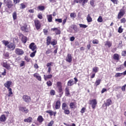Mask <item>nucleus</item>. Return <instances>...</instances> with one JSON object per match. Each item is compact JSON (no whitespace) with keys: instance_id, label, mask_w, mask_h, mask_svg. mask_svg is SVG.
I'll return each instance as SVG.
<instances>
[{"instance_id":"nucleus-1","label":"nucleus","mask_w":126,"mask_h":126,"mask_svg":"<svg viewBox=\"0 0 126 126\" xmlns=\"http://www.w3.org/2000/svg\"><path fill=\"white\" fill-rule=\"evenodd\" d=\"M4 3H5L8 8H11L13 6L12 1L11 0H4Z\"/></svg>"},{"instance_id":"nucleus-2","label":"nucleus","mask_w":126,"mask_h":126,"mask_svg":"<svg viewBox=\"0 0 126 126\" xmlns=\"http://www.w3.org/2000/svg\"><path fill=\"white\" fill-rule=\"evenodd\" d=\"M15 53L16 55H18V56H22L24 54V51L22 49L16 48Z\"/></svg>"},{"instance_id":"nucleus-3","label":"nucleus","mask_w":126,"mask_h":126,"mask_svg":"<svg viewBox=\"0 0 126 126\" xmlns=\"http://www.w3.org/2000/svg\"><path fill=\"white\" fill-rule=\"evenodd\" d=\"M29 48L32 51H35L37 50V46L34 42H32L30 44Z\"/></svg>"},{"instance_id":"nucleus-4","label":"nucleus","mask_w":126,"mask_h":126,"mask_svg":"<svg viewBox=\"0 0 126 126\" xmlns=\"http://www.w3.org/2000/svg\"><path fill=\"white\" fill-rule=\"evenodd\" d=\"M23 99L26 103H29L31 101V97L27 95H24L23 96Z\"/></svg>"},{"instance_id":"nucleus-5","label":"nucleus","mask_w":126,"mask_h":126,"mask_svg":"<svg viewBox=\"0 0 126 126\" xmlns=\"http://www.w3.org/2000/svg\"><path fill=\"white\" fill-rule=\"evenodd\" d=\"M16 45L13 43L9 42V44L7 45L8 49H9L11 50V51L14 50V49H15Z\"/></svg>"},{"instance_id":"nucleus-6","label":"nucleus","mask_w":126,"mask_h":126,"mask_svg":"<svg viewBox=\"0 0 126 126\" xmlns=\"http://www.w3.org/2000/svg\"><path fill=\"white\" fill-rule=\"evenodd\" d=\"M34 24L37 30H39V29L41 28V24H40V21H39V20H35L34 21Z\"/></svg>"},{"instance_id":"nucleus-7","label":"nucleus","mask_w":126,"mask_h":126,"mask_svg":"<svg viewBox=\"0 0 126 126\" xmlns=\"http://www.w3.org/2000/svg\"><path fill=\"white\" fill-rule=\"evenodd\" d=\"M66 62L67 63H71L72 62V57H71V54H68L65 59Z\"/></svg>"},{"instance_id":"nucleus-8","label":"nucleus","mask_w":126,"mask_h":126,"mask_svg":"<svg viewBox=\"0 0 126 126\" xmlns=\"http://www.w3.org/2000/svg\"><path fill=\"white\" fill-rule=\"evenodd\" d=\"M90 104L92 105L93 109H95L96 108V105H97V101L96 99H93L91 100Z\"/></svg>"},{"instance_id":"nucleus-9","label":"nucleus","mask_w":126,"mask_h":126,"mask_svg":"<svg viewBox=\"0 0 126 126\" xmlns=\"http://www.w3.org/2000/svg\"><path fill=\"white\" fill-rule=\"evenodd\" d=\"M125 10H120V11L119 12L118 15V19H121L122 18V16H124L125 15Z\"/></svg>"},{"instance_id":"nucleus-10","label":"nucleus","mask_w":126,"mask_h":126,"mask_svg":"<svg viewBox=\"0 0 126 126\" xmlns=\"http://www.w3.org/2000/svg\"><path fill=\"white\" fill-rule=\"evenodd\" d=\"M46 113L49 114L50 116H54V117H56V115L57 114V112H54L52 110H47L46 111Z\"/></svg>"},{"instance_id":"nucleus-11","label":"nucleus","mask_w":126,"mask_h":126,"mask_svg":"<svg viewBox=\"0 0 126 126\" xmlns=\"http://www.w3.org/2000/svg\"><path fill=\"white\" fill-rule=\"evenodd\" d=\"M61 108V101L60 100H58L55 105V109L56 110H59Z\"/></svg>"},{"instance_id":"nucleus-12","label":"nucleus","mask_w":126,"mask_h":126,"mask_svg":"<svg viewBox=\"0 0 126 126\" xmlns=\"http://www.w3.org/2000/svg\"><path fill=\"white\" fill-rule=\"evenodd\" d=\"M5 87L6 88H7V89H9L10 88V85H11V81H7L4 84Z\"/></svg>"},{"instance_id":"nucleus-13","label":"nucleus","mask_w":126,"mask_h":126,"mask_svg":"<svg viewBox=\"0 0 126 126\" xmlns=\"http://www.w3.org/2000/svg\"><path fill=\"white\" fill-rule=\"evenodd\" d=\"M3 66L6 68V69H10L11 68L10 67V64L7 63H3Z\"/></svg>"},{"instance_id":"nucleus-14","label":"nucleus","mask_w":126,"mask_h":126,"mask_svg":"<svg viewBox=\"0 0 126 126\" xmlns=\"http://www.w3.org/2000/svg\"><path fill=\"white\" fill-rule=\"evenodd\" d=\"M52 31H55L56 35H59L61 34V31L57 28H52L51 29Z\"/></svg>"},{"instance_id":"nucleus-15","label":"nucleus","mask_w":126,"mask_h":126,"mask_svg":"<svg viewBox=\"0 0 126 126\" xmlns=\"http://www.w3.org/2000/svg\"><path fill=\"white\" fill-rule=\"evenodd\" d=\"M104 46H106V47H108V48H111L112 47V42L110 41H106L105 42Z\"/></svg>"},{"instance_id":"nucleus-16","label":"nucleus","mask_w":126,"mask_h":126,"mask_svg":"<svg viewBox=\"0 0 126 126\" xmlns=\"http://www.w3.org/2000/svg\"><path fill=\"white\" fill-rule=\"evenodd\" d=\"M5 121H6V117H5V115H1V116L0 117V122H5Z\"/></svg>"},{"instance_id":"nucleus-17","label":"nucleus","mask_w":126,"mask_h":126,"mask_svg":"<svg viewBox=\"0 0 126 126\" xmlns=\"http://www.w3.org/2000/svg\"><path fill=\"white\" fill-rule=\"evenodd\" d=\"M20 110L22 112H24L26 114L28 113V109L26 108L25 107H20Z\"/></svg>"},{"instance_id":"nucleus-18","label":"nucleus","mask_w":126,"mask_h":126,"mask_svg":"<svg viewBox=\"0 0 126 126\" xmlns=\"http://www.w3.org/2000/svg\"><path fill=\"white\" fill-rule=\"evenodd\" d=\"M33 76L35 77L37 80L41 81V76L39 74L35 73L33 74Z\"/></svg>"},{"instance_id":"nucleus-19","label":"nucleus","mask_w":126,"mask_h":126,"mask_svg":"<svg viewBox=\"0 0 126 126\" xmlns=\"http://www.w3.org/2000/svg\"><path fill=\"white\" fill-rule=\"evenodd\" d=\"M73 84H74V81L72 79L69 80L67 82L68 86H72Z\"/></svg>"},{"instance_id":"nucleus-20","label":"nucleus","mask_w":126,"mask_h":126,"mask_svg":"<svg viewBox=\"0 0 126 126\" xmlns=\"http://www.w3.org/2000/svg\"><path fill=\"white\" fill-rule=\"evenodd\" d=\"M8 94H7V96L8 97H12V95L13 94V93H12V89H11V88L10 89H8Z\"/></svg>"},{"instance_id":"nucleus-21","label":"nucleus","mask_w":126,"mask_h":126,"mask_svg":"<svg viewBox=\"0 0 126 126\" xmlns=\"http://www.w3.org/2000/svg\"><path fill=\"white\" fill-rule=\"evenodd\" d=\"M106 107H109L110 105H112V100L108 99L106 100V103L105 104Z\"/></svg>"},{"instance_id":"nucleus-22","label":"nucleus","mask_w":126,"mask_h":126,"mask_svg":"<svg viewBox=\"0 0 126 126\" xmlns=\"http://www.w3.org/2000/svg\"><path fill=\"white\" fill-rule=\"evenodd\" d=\"M65 94L66 96H68L70 95V93H69V88L66 87L65 89Z\"/></svg>"},{"instance_id":"nucleus-23","label":"nucleus","mask_w":126,"mask_h":126,"mask_svg":"<svg viewBox=\"0 0 126 126\" xmlns=\"http://www.w3.org/2000/svg\"><path fill=\"white\" fill-rule=\"evenodd\" d=\"M68 109V106L66 103H63L62 104V110H66Z\"/></svg>"},{"instance_id":"nucleus-24","label":"nucleus","mask_w":126,"mask_h":126,"mask_svg":"<svg viewBox=\"0 0 126 126\" xmlns=\"http://www.w3.org/2000/svg\"><path fill=\"white\" fill-rule=\"evenodd\" d=\"M32 120H33V119H32V118L29 117L27 119H24V122L25 123H31V122H32Z\"/></svg>"},{"instance_id":"nucleus-25","label":"nucleus","mask_w":126,"mask_h":126,"mask_svg":"<svg viewBox=\"0 0 126 126\" xmlns=\"http://www.w3.org/2000/svg\"><path fill=\"white\" fill-rule=\"evenodd\" d=\"M120 58V56L119 55V54H115L113 55V59L114 60H115V61H119Z\"/></svg>"},{"instance_id":"nucleus-26","label":"nucleus","mask_w":126,"mask_h":126,"mask_svg":"<svg viewBox=\"0 0 126 126\" xmlns=\"http://www.w3.org/2000/svg\"><path fill=\"white\" fill-rule=\"evenodd\" d=\"M43 76H44V79L46 81L47 79H49L52 78V77H53V75H46V76L45 75H44Z\"/></svg>"},{"instance_id":"nucleus-27","label":"nucleus","mask_w":126,"mask_h":126,"mask_svg":"<svg viewBox=\"0 0 126 126\" xmlns=\"http://www.w3.org/2000/svg\"><path fill=\"white\" fill-rule=\"evenodd\" d=\"M22 41L23 42V43H24V44H25L26 43V42H27V37L25 36H23L22 37Z\"/></svg>"},{"instance_id":"nucleus-28","label":"nucleus","mask_w":126,"mask_h":126,"mask_svg":"<svg viewBox=\"0 0 126 126\" xmlns=\"http://www.w3.org/2000/svg\"><path fill=\"white\" fill-rule=\"evenodd\" d=\"M12 16H13V20H15L17 19V13H16V12L15 11L13 13Z\"/></svg>"},{"instance_id":"nucleus-29","label":"nucleus","mask_w":126,"mask_h":126,"mask_svg":"<svg viewBox=\"0 0 126 126\" xmlns=\"http://www.w3.org/2000/svg\"><path fill=\"white\" fill-rule=\"evenodd\" d=\"M88 0H79V3H82L83 5H84V4H85V3L88 2Z\"/></svg>"},{"instance_id":"nucleus-30","label":"nucleus","mask_w":126,"mask_h":126,"mask_svg":"<svg viewBox=\"0 0 126 126\" xmlns=\"http://www.w3.org/2000/svg\"><path fill=\"white\" fill-rule=\"evenodd\" d=\"M21 30H22V31H24L25 32H28V29H27V26L22 27Z\"/></svg>"},{"instance_id":"nucleus-31","label":"nucleus","mask_w":126,"mask_h":126,"mask_svg":"<svg viewBox=\"0 0 126 126\" xmlns=\"http://www.w3.org/2000/svg\"><path fill=\"white\" fill-rule=\"evenodd\" d=\"M47 16L48 22H52L53 19V18L52 17V15H48Z\"/></svg>"},{"instance_id":"nucleus-32","label":"nucleus","mask_w":126,"mask_h":126,"mask_svg":"<svg viewBox=\"0 0 126 126\" xmlns=\"http://www.w3.org/2000/svg\"><path fill=\"white\" fill-rule=\"evenodd\" d=\"M88 22H92V18L90 16V14H88L87 17Z\"/></svg>"},{"instance_id":"nucleus-33","label":"nucleus","mask_w":126,"mask_h":126,"mask_svg":"<svg viewBox=\"0 0 126 126\" xmlns=\"http://www.w3.org/2000/svg\"><path fill=\"white\" fill-rule=\"evenodd\" d=\"M51 40H52V39L51 38V37L50 36L47 37V46H49V45H50L51 44Z\"/></svg>"},{"instance_id":"nucleus-34","label":"nucleus","mask_w":126,"mask_h":126,"mask_svg":"<svg viewBox=\"0 0 126 126\" xmlns=\"http://www.w3.org/2000/svg\"><path fill=\"white\" fill-rule=\"evenodd\" d=\"M100 83H101V79H98L96 80L95 82V85L96 86H98V85H100Z\"/></svg>"},{"instance_id":"nucleus-35","label":"nucleus","mask_w":126,"mask_h":126,"mask_svg":"<svg viewBox=\"0 0 126 126\" xmlns=\"http://www.w3.org/2000/svg\"><path fill=\"white\" fill-rule=\"evenodd\" d=\"M36 53H37V50H35L30 54L31 58H34L35 57V55H36Z\"/></svg>"},{"instance_id":"nucleus-36","label":"nucleus","mask_w":126,"mask_h":126,"mask_svg":"<svg viewBox=\"0 0 126 126\" xmlns=\"http://www.w3.org/2000/svg\"><path fill=\"white\" fill-rule=\"evenodd\" d=\"M37 121L39 123H42L43 122V117L42 116H39L37 118Z\"/></svg>"},{"instance_id":"nucleus-37","label":"nucleus","mask_w":126,"mask_h":126,"mask_svg":"<svg viewBox=\"0 0 126 126\" xmlns=\"http://www.w3.org/2000/svg\"><path fill=\"white\" fill-rule=\"evenodd\" d=\"M74 107H75V102H71L70 103V108L71 109H74Z\"/></svg>"},{"instance_id":"nucleus-38","label":"nucleus","mask_w":126,"mask_h":126,"mask_svg":"<svg viewBox=\"0 0 126 126\" xmlns=\"http://www.w3.org/2000/svg\"><path fill=\"white\" fill-rule=\"evenodd\" d=\"M38 9H39V10H41V11H43V10H45V6H38L37 7Z\"/></svg>"},{"instance_id":"nucleus-39","label":"nucleus","mask_w":126,"mask_h":126,"mask_svg":"<svg viewBox=\"0 0 126 126\" xmlns=\"http://www.w3.org/2000/svg\"><path fill=\"white\" fill-rule=\"evenodd\" d=\"M98 70H99V68L98 67H94L93 68V71H94V72H95V73H96V72H98Z\"/></svg>"},{"instance_id":"nucleus-40","label":"nucleus","mask_w":126,"mask_h":126,"mask_svg":"<svg viewBox=\"0 0 126 126\" xmlns=\"http://www.w3.org/2000/svg\"><path fill=\"white\" fill-rule=\"evenodd\" d=\"M3 56L5 59H8V58H9V53L7 52V53H4Z\"/></svg>"},{"instance_id":"nucleus-41","label":"nucleus","mask_w":126,"mask_h":126,"mask_svg":"<svg viewBox=\"0 0 126 126\" xmlns=\"http://www.w3.org/2000/svg\"><path fill=\"white\" fill-rule=\"evenodd\" d=\"M63 111H64V114H65V115H69L70 113L68 109H64Z\"/></svg>"},{"instance_id":"nucleus-42","label":"nucleus","mask_w":126,"mask_h":126,"mask_svg":"<svg viewBox=\"0 0 126 126\" xmlns=\"http://www.w3.org/2000/svg\"><path fill=\"white\" fill-rule=\"evenodd\" d=\"M70 16L71 18H75L76 17V14L75 13H71Z\"/></svg>"},{"instance_id":"nucleus-43","label":"nucleus","mask_w":126,"mask_h":126,"mask_svg":"<svg viewBox=\"0 0 126 126\" xmlns=\"http://www.w3.org/2000/svg\"><path fill=\"white\" fill-rule=\"evenodd\" d=\"M123 73H117L115 75V77H121V76H122V75H123Z\"/></svg>"},{"instance_id":"nucleus-44","label":"nucleus","mask_w":126,"mask_h":126,"mask_svg":"<svg viewBox=\"0 0 126 126\" xmlns=\"http://www.w3.org/2000/svg\"><path fill=\"white\" fill-rule=\"evenodd\" d=\"M2 43L3 44L5 45V46H7H7H8V45L9 44L10 42L7 41L3 40V41H2Z\"/></svg>"},{"instance_id":"nucleus-45","label":"nucleus","mask_w":126,"mask_h":126,"mask_svg":"<svg viewBox=\"0 0 126 126\" xmlns=\"http://www.w3.org/2000/svg\"><path fill=\"white\" fill-rule=\"evenodd\" d=\"M79 25L81 28H87L88 27L87 25L84 24H79Z\"/></svg>"},{"instance_id":"nucleus-46","label":"nucleus","mask_w":126,"mask_h":126,"mask_svg":"<svg viewBox=\"0 0 126 126\" xmlns=\"http://www.w3.org/2000/svg\"><path fill=\"white\" fill-rule=\"evenodd\" d=\"M98 22L101 23L103 22V18H102V16H99L98 18L97 19Z\"/></svg>"},{"instance_id":"nucleus-47","label":"nucleus","mask_w":126,"mask_h":126,"mask_svg":"<svg viewBox=\"0 0 126 126\" xmlns=\"http://www.w3.org/2000/svg\"><path fill=\"white\" fill-rule=\"evenodd\" d=\"M71 28H72L75 32H77V27L76 26H71Z\"/></svg>"},{"instance_id":"nucleus-48","label":"nucleus","mask_w":126,"mask_h":126,"mask_svg":"<svg viewBox=\"0 0 126 126\" xmlns=\"http://www.w3.org/2000/svg\"><path fill=\"white\" fill-rule=\"evenodd\" d=\"M13 41L14 43H18V37H17V36L13 38Z\"/></svg>"},{"instance_id":"nucleus-49","label":"nucleus","mask_w":126,"mask_h":126,"mask_svg":"<svg viewBox=\"0 0 126 126\" xmlns=\"http://www.w3.org/2000/svg\"><path fill=\"white\" fill-rule=\"evenodd\" d=\"M57 87L58 88H62V83L60 82H58L57 83Z\"/></svg>"},{"instance_id":"nucleus-50","label":"nucleus","mask_w":126,"mask_h":126,"mask_svg":"<svg viewBox=\"0 0 126 126\" xmlns=\"http://www.w3.org/2000/svg\"><path fill=\"white\" fill-rule=\"evenodd\" d=\"M3 115H4L5 117H8V115H9V112L8 111H5L3 112Z\"/></svg>"},{"instance_id":"nucleus-51","label":"nucleus","mask_w":126,"mask_h":126,"mask_svg":"<svg viewBox=\"0 0 126 126\" xmlns=\"http://www.w3.org/2000/svg\"><path fill=\"white\" fill-rule=\"evenodd\" d=\"M55 94H56V92L55 91V90H52L50 91V94H51L52 96H54V95H55Z\"/></svg>"},{"instance_id":"nucleus-52","label":"nucleus","mask_w":126,"mask_h":126,"mask_svg":"<svg viewBox=\"0 0 126 126\" xmlns=\"http://www.w3.org/2000/svg\"><path fill=\"white\" fill-rule=\"evenodd\" d=\"M24 65H25V62L21 61V63L20 64V66L22 67V66H24Z\"/></svg>"},{"instance_id":"nucleus-53","label":"nucleus","mask_w":126,"mask_h":126,"mask_svg":"<svg viewBox=\"0 0 126 126\" xmlns=\"http://www.w3.org/2000/svg\"><path fill=\"white\" fill-rule=\"evenodd\" d=\"M55 21L59 22V23H62L63 22V19H56Z\"/></svg>"},{"instance_id":"nucleus-54","label":"nucleus","mask_w":126,"mask_h":126,"mask_svg":"<svg viewBox=\"0 0 126 126\" xmlns=\"http://www.w3.org/2000/svg\"><path fill=\"white\" fill-rule=\"evenodd\" d=\"M46 84L48 86H52V85H53V83L51 82V81H49L47 82Z\"/></svg>"},{"instance_id":"nucleus-55","label":"nucleus","mask_w":126,"mask_h":126,"mask_svg":"<svg viewBox=\"0 0 126 126\" xmlns=\"http://www.w3.org/2000/svg\"><path fill=\"white\" fill-rule=\"evenodd\" d=\"M123 29H122V26L119 28L118 32L119 33H123Z\"/></svg>"},{"instance_id":"nucleus-56","label":"nucleus","mask_w":126,"mask_h":126,"mask_svg":"<svg viewBox=\"0 0 126 126\" xmlns=\"http://www.w3.org/2000/svg\"><path fill=\"white\" fill-rule=\"evenodd\" d=\"M54 125V121H51L50 123H49L47 125V126H52Z\"/></svg>"},{"instance_id":"nucleus-57","label":"nucleus","mask_w":126,"mask_h":126,"mask_svg":"<svg viewBox=\"0 0 126 126\" xmlns=\"http://www.w3.org/2000/svg\"><path fill=\"white\" fill-rule=\"evenodd\" d=\"M20 0H13V2L14 4H17V3H19Z\"/></svg>"},{"instance_id":"nucleus-58","label":"nucleus","mask_w":126,"mask_h":126,"mask_svg":"<svg viewBox=\"0 0 126 126\" xmlns=\"http://www.w3.org/2000/svg\"><path fill=\"white\" fill-rule=\"evenodd\" d=\"M93 44H98L99 43V41L97 39H94L93 41Z\"/></svg>"},{"instance_id":"nucleus-59","label":"nucleus","mask_w":126,"mask_h":126,"mask_svg":"<svg viewBox=\"0 0 126 126\" xmlns=\"http://www.w3.org/2000/svg\"><path fill=\"white\" fill-rule=\"evenodd\" d=\"M85 110H86V108H85V107H83L81 110V113L82 114L84 113L85 112Z\"/></svg>"},{"instance_id":"nucleus-60","label":"nucleus","mask_w":126,"mask_h":126,"mask_svg":"<svg viewBox=\"0 0 126 126\" xmlns=\"http://www.w3.org/2000/svg\"><path fill=\"white\" fill-rule=\"evenodd\" d=\"M126 18H123L121 20V23H126Z\"/></svg>"},{"instance_id":"nucleus-61","label":"nucleus","mask_w":126,"mask_h":126,"mask_svg":"<svg viewBox=\"0 0 126 126\" xmlns=\"http://www.w3.org/2000/svg\"><path fill=\"white\" fill-rule=\"evenodd\" d=\"M126 84L122 86L121 88L122 91H126Z\"/></svg>"},{"instance_id":"nucleus-62","label":"nucleus","mask_w":126,"mask_h":126,"mask_svg":"<svg viewBox=\"0 0 126 126\" xmlns=\"http://www.w3.org/2000/svg\"><path fill=\"white\" fill-rule=\"evenodd\" d=\"M50 44H51V45H53V46L55 45H57V41H56V40H54L53 41H52Z\"/></svg>"},{"instance_id":"nucleus-63","label":"nucleus","mask_w":126,"mask_h":126,"mask_svg":"<svg viewBox=\"0 0 126 126\" xmlns=\"http://www.w3.org/2000/svg\"><path fill=\"white\" fill-rule=\"evenodd\" d=\"M90 4L92 6H94V0H91Z\"/></svg>"},{"instance_id":"nucleus-64","label":"nucleus","mask_w":126,"mask_h":126,"mask_svg":"<svg viewBox=\"0 0 126 126\" xmlns=\"http://www.w3.org/2000/svg\"><path fill=\"white\" fill-rule=\"evenodd\" d=\"M122 56L123 57H126V51H123L122 53Z\"/></svg>"}]
</instances>
